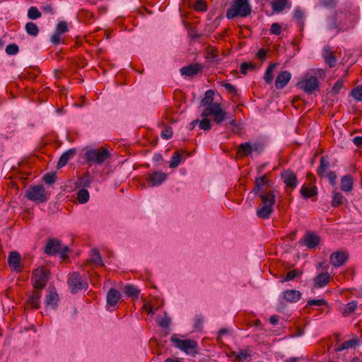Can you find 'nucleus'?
I'll use <instances>...</instances> for the list:
<instances>
[{
  "label": "nucleus",
  "mask_w": 362,
  "mask_h": 362,
  "mask_svg": "<svg viewBox=\"0 0 362 362\" xmlns=\"http://www.w3.org/2000/svg\"><path fill=\"white\" fill-rule=\"evenodd\" d=\"M251 11L249 0H233L231 7L227 11L226 17L228 19H233L237 16L247 17Z\"/></svg>",
  "instance_id": "nucleus-1"
},
{
  "label": "nucleus",
  "mask_w": 362,
  "mask_h": 362,
  "mask_svg": "<svg viewBox=\"0 0 362 362\" xmlns=\"http://www.w3.org/2000/svg\"><path fill=\"white\" fill-rule=\"evenodd\" d=\"M297 86L305 93L313 94L319 88V81L316 76L308 72L297 83Z\"/></svg>",
  "instance_id": "nucleus-2"
},
{
  "label": "nucleus",
  "mask_w": 362,
  "mask_h": 362,
  "mask_svg": "<svg viewBox=\"0 0 362 362\" xmlns=\"http://www.w3.org/2000/svg\"><path fill=\"white\" fill-rule=\"evenodd\" d=\"M85 156L88 163L101 165L110 158V153L106 148H100L88 150Z\"/></svg>",
  "instance_id": "nucleus-3"
},
{
  "label": "nucleus",
  "mask_w": 362,
  "mask_h": 362,
  "mask_svg": "<svg viewBox=\"0 0 362 362\" xmlns=\"http://www.w3.org/2000/svg\"><path fill=\"white\" fill-rule=\"evenodd\" d=\"M354 16L344 13H337L334 22L329 25L330 30H346L353 27Z\"/></svg>",
  "instance_id": "nucleus-4"
},
{
  "label": "nucleus",
  "mask_w": 362,
  "mask_h": 362,
  "mask_svg": "<svg viewBox=\"0 0 362 362\" xmlns=\"http://www.w3.org/2000/svg\"><path fill=\"white\" fill-rule=\"evenodd\" d=\"M171 341L176 347L185 352L187 354L195 356L197 351V342L190 339H180L175 336L171 337Z\"/></svg>",
  "instance_id": "nucleus-5"
},
{
  "label": "nucleus",
  "mask_w": 362,
  "mask_h": 362,
  "mask_svg": "<svg viewBox=\"0 0 362 362\" xmlns=\"http://www.w3.org/2000/svg\"><path fill=\"white\" fill-rule=\"evenodd\" d=\"M49 277V272L43 267L35 269L32 275L31 282L34 288L42 290L45 287Z\"/></svg>",
  "instance_id": "nucleus-6"
},
{
  "label": "nucleus",
  "mask_w": 362,
  "mask_h": 362,
  "mask_svg": "<svg viewBox=\"0 0 362 362\" xmlns=\"http://www.w3.org/2000/svg\"><path fill=\"white\" fill-rule=\"evenodd\" d=\"M213 115L215 122L219 124L223 122L226 118V112L223 110L220 103H214L211 107L204 108L201 114L202 117H209Z\"/></svg>",
  "instance_id": "nucleus-7"
},
{
  "label": "nucleus",
  "mask_w": 362,
  "mask_h": 362,
  "mask_svg": "<svg viewBox=\"0 0 362 362\" xmlns=\"http://www.w3.org/2000/svg\"><path fill=\"white\" fill-rule=\"evenodd\" d=\"M28 199L35 202H45L47 200L45 189L42 185H35L26 190Z\"/></svg>",
  "instance_id": "nucleus-8"
},
{
  "label": "nucleus",
  "mask_w": 362,
  "mask_h": 362,
  "mask_svg": "<svg viewBox=\"0 0 362 362\" xmlns=\"http://www.w3.org/2000/svg\"><path fill=\"white\" fill-rule=\"evenodd\" d=\"M263 150V144L260 142H245L239 146L238 153L243 156L252 155V153L259 155Z\"/></svg>",
  "instance_id": "nucleus-9"
},
{
  "label": "nucleus",
  "mask_w": 362,
  "mask_h": 362,
  "mask_svg": "<svg viewBox=\"0 0 362 362\" xmlns=\"http://www.w3.org/2000/svg\"><path fill=\"white\" fill-rule=\"evenodd\" d=\"M68 285L71 292L73 293L88 288V284L84 281L82 276L77 273H73L69 276L68 279Z\"/></svg>",
  "instance_id": "nucleus-10"
},
{
  "label": "nucleus",
  "mask_w": 362,
  "mask_h": 362,
  "mask_svg": "<svg viewBox=\"0 0 362 362\" xmlns=\"http://www.w3.org/2000/svg\"><path fill=\"white\" fill-rule=\"evenodd\" d=\"M59 296L54 288L49 287L45 298V306L48 309L55 310L58 305Z\"/></svg>",
  "instance_id": "nucleus-11"
},
{
  "label": "nucleus",
  "mask_w": 362,
  "mask_h": 362,
  "mask_svg": "<svg viewBox=\"0 0 362 362\" xmlns=\"http://www.w3.org/2000/svg\"><path fill=\"white\" fill-rule=\"evenodd\" d=\"M168 175L160 171H155L149 174L147 177V182L151 187H156L160 185L167 179Z\"/></svg>",
  "instance_id": "nucleus-12"
},
{
  "label": "nucleus",
  "mask_w": 362,
  "mask_h": 362,
  "mask_svg": "<svg viewBox=\"0 0 362 362\" xmlns=\"http://www.w3.org/2000/svg\"><path fill=\"white\" fill-rule=\"evenodd\" d=\"M281 177L284 183L286 185L287 187L293 189L297 187L298 179L296 175L291 170H284L281 173Z\"/></svg>",
  "instance_id": "nucleus-13"
},
{
  "label": "nucleus",
  "mask_w": 362,
  "mask_h": 362,
  "mask_svg": "<svg viewBox=\"0 0 362 362\" xmlns=\"http://www.w3.org/2000/svg\"><path fill=\"white\" fill-rule=\"evenodd\" d=\"M330 262L334 267H339L344 265L349 258L347 252L338 251L330 255Z\"/></svg>",
  "instance_id": "nucleus-14"
},
{
  "label": "nucleus",
  "mask_w": 362,
  "mask_h": 362,
  "mask_svg": "<svg viewBox=\"0 0 362 362\" xmlns=\"http://www.w3.org/2000/svg\"><path fill=\"white\" fill-rule=\"evenodd\" d=\"M291 78V74L288 71H281L275 81L276 88L277 89H282L288 83Z\"/></svg>",
  "instance_id": "nucleus-15"
},
{
  "label": "nucleus",
  "mask_w": 362,
  "mask_h": 362,
  "mask_svg": "<svg viewBox=\"0 0 362 362\" xmlns=\"http://www.w3.org/2000/svg\"><path fill=\"white\" fill-rule=\"evenodd\" d=\"M121 293L115 288H110L107 294V307H115L121 298Z\"/></svg>",
  "instance_id": "nucleus-16"
},
{
  "label": "nucleus",
  "mask_w": 362,
  "mask_h": 362,
  "mask_svg": "<svg viewBox=\"0 0 362 362\" xmlns=\"http://www.w3.org/2000/svg\"><path fill=\"white\" fill-rule=\"evenodd\" d=\"M257 195L261 199V205L274 206L276 195L273 192H261V193L257 194Z\"/></svg>",
  "instance_id": "nucleus-17"
},
{
  "label": "nucleus",
  "mask_w": 362,
  "mask_h": 362,
  "mask_svg": "<svg viewBox=\"0 0 362 362\" xmlns=\"http://www.w3.org/2000/svg\"><path fill=\"white\" fill-rule=\"evenodd\" d=\"M41 291L40 290L33 291L28 296L27 305L32 308L37 309L40 305Z\"/></svg>",
  "instance_id": "nucleus-18"
},
{
  "label": "nucleus",
  "mask_w": 362,
  "mask_h": 362,
  "mask_svg": "<svg viewBox=\"0 0 362 362\" xmlns=\"http://www.w3.org/2000/svg\"><path fill=\"white\" fill-rule=\"evenodd\" d=\"M320 237L314 233H307L303 240L305 246L310 249L315 248L320 243Z\"/></svg>",
  "instance_id": "nucleus-19"
},
{
  "label": "nucleus",
  "mask_w": 362,
  "mask_h": 362,
  "mask_svg": "<svg viewBox=\"0 0 362 362\" xmlns=\"http://www.w3.org/2000/svg\"><path fill=\"white\" fill-rule=\"evenodd\" d=\"M21 256L18 252L16 251L11 252L8 258V262L9 267L16 271H20L21 269Z\"/></svg>",
  "instance_id": "nucleus-20"
},
{
  "label": "nucleus",
  "mask_w": 362,
  "mask_h": 362,
  "mask_svg": "<svg viewBox=\"0 0 362 362\" xmlns=\"http://www.w3.org/2000/svg\"><path fill=\"white\" fill-rule=\"evenodd\" d=\"M202 66L199 64H192L182 67L180 69L181 74L186 76H192L201 71Z\"/></svg>",
  "instance_id": "nucleus-21"
},
{
  "label": "nucleus",
  "mask_w": 362,
  "mask_h": 362,
  "mask_svg": "<svg viewBox=\"0 0 362 362\" xmlns=\"http://www.w3.org/2000/svg\"><path fill=\"white\" fill-rule=\"evenodd\" d=\"M60 242L56 239L49 240L47 243L45 252L46 254L53 255L60 252Z\"/></svg>",
  "instance_id": "nucleus-22"
},
{
  "label": "nucleus",
  "mask_w": 362,
  "mask_h": 362,
  "mask_svg": "<svg viewBox=\"0 0 362 362\" xmlns=\"http://www.w3.org/2000/svg\"><path fill=\"white\" fill-rule=\"evenodd\" d=\"M269 183V180L266 175L257 177L255 180V187L253 189L252 192L255 194L261 193V192H267L264 187Z\"/></svg>",
  "instance_id": "nucleus-23"
},
{
  "label": "nucleus",
  "mask_w": 362,
  "mask_h": 362,
  "mask_svg": "<svg viewBox=\"0 0 362 362\" xmlns=\"http://www.w3.org/2000/svg\"><path fill=\"white\" fill-rule=\"evenodd\" d=\"M284 298L290 303H296L300 300L302 293L297 290H286L282 293Z\"/></svg>",
  "instance_id": "nucleus-24"
},
{
  "label": "nucleus",
  "mask_w": 362,
  "mask_h": 362,
  "mask_svg": "<svg viewBox=\"0 0 362 362\" xmlns=\"http://www.w3.org/2000/svg\"><path fill=\"white\" fill-rule=\"evenodd\" d=\"M330 276L328 273H321L314 279V286L316 288L325 287L329 281Z\"/></svg>",
  "instance_id": "nucleus-25"
},
{
  "label": "nucleus",
  "mask_w": 362,
  "mask_h": 362,
  "mask_svg": "<svg viewBox=\"0 0 362 362\" xmlns=\"http://www.w3.org/2000/svg\"><path fill=\"white\" fill-rule=\"evenodd\" d=\"M76 153L75 149H69L65 151L59 158L57 163V168H60L64 166L67 162L71 159Z\"/></svg>",
  "instance_id": "nucleus-26"
},
{
  "label": "nucleus",
  "mask_w": 362,
  "mask_h": 362,
  "mask_svg": "<svg viewBox=\"0 0 362 362\" xmlns=\"http://www.w3.org/2000/svg\"><path fill=\"white\" fill-rule=\"evenodd\" d=\"M215 93L213 90H208L205 92L204 98L201 101V106L206 108L211 107L214 103Z\"/></svg>",
  "instance_id": "nucleus-27"
},
{
  "label": "nucleus",
  "mask_w": 362,
  "mask_h": 362,
  "mask_svg": "<svg viewBox=\"0 0 362 362\" xmlns=\"http://www.w3.org/2000/svg\"><path fill=\"white\" fill-rule=\"evenodd\" d=\"M274 209L272 206L260 205L257 210V216L262 219H267L271 216L273 213Z\"/></svg>",
  "instance_id": "nucleus-28"
},
{
  "label": "nucleus",
  "mask_w": 362,
  "mask_h": 362,
  "mask_svg": "<svg viewBox=\"0 0 362 362\" xmlns=\"http://www.w3.org/2000/svg\"><path fill=\"white\" fill-rule=\"evenodd\" d=\"M322 56L325 62L330 68L334 67L336 65L337 59L329 48L324 49Z\"/></svg>",
  "instance_id": "nucleus-29"
},
{
  "label": "nucleus",
  "mask_w": 362,
  "mask_h": 362,
  "mask_svg": "<svg viewBox=\"0 0 362 362\" xmlns=\"http://www.w3.org/2000/svg\"><path fill=\"white\" fill-rule=\"evenodd\" d=\"M353 189V177L347 175L341 177V189L344 192H350Z\"/></svg>",
  "instance_id": "nucleus-30"
},
{
  "label": "nucleus",
  "mask_w": 362,
  "mask_h": 362,
  "mask_svg": "<svg viewBox=\"0 0 362 362\" xmlns=\"http://www.w3.org/2000/svg\"><path fill=\"white\" fill-rule=\"evenodd\" d=\"M300 194L305 198H311L317 194V189L316 187H309L303 185L300 189Z\"/></svg>",
  "instance_id": "nucleus-31"
},
{
  "label": "nucleus",
  "mask_w": 362,
  "mask_h": 362,
  "mask_svg": "<svg viewBox=\"0 0 362 362\" xmlns=\"http://www.w3.org/2000/svg\"><path fill=\"white\" fill-rule=\"evenodd\" d=\"M124 292L127 297L138 298L140 291L136 286L128 284L125 286Z\"/></svg>",
  "instance_id": "nucleus-32"
},
{
  "label": "nucleus",
  "mask_w": 362,
  "mask_h": 362,
  "mask_svg": "<svg viewBox=\"0 0 362 362\" xmlns=\"http://www.w3.org/2000/svg\"><path fill=\"white\" fill-rule=\"evenodd\" d=\"M287 6V0H275L272 3V10L276 13H280L283 11Z\"/></svg>",
  "instance_id": "nucleus-33"
},
{
  "label": "nucleus",
  "mask_w": 362,
  "mask_h": 362,
  "mask_svg": "<svg viewBox=\"0 0 362 362\" xmlns=\"http://www.w3.org/2000/svg\"><path fill=\"white\" fill-rule=\"evenodd\" d=\"M90 199L89 192L86 189H81L77 192V200L81 204H86Z\"/></svg>",
  "instance_id": "nucleus-34"
},
{
  "label": "nucleus",
  "mask_w": 362,
  "mask_h": 362,
  "mask_svg": "<svg viewBox=\"0 0 362 362\" xmlns=\"http://www.w3.org/2000/svg\"><path fill=\"white\" fill-rule=\"evenodd\" d=\"M182 156L180 153V151H175L171 157V160H170V165H169L170 168H175L177 167L180 165V163L182 160Z\"/></svg>",
  "instance_id": "nucleus-35"
},
{
  "label": "nucleus",
  "mask_w": 362,
  "mask_h": 362,
  "mask_svg": "<svg viewBox=\"0 0 362 362\" xmlns=\"http://www.w3.org/2000/svg\"><path fill=\"white\" fill-rule=\"evenodd\" d=\"M277 64H271L267 69L266 72L264 74V79L267 83H271L274 76L273 71L276 67Z\"/></svg>",
  "instance_id": "nucleus-36"
},
{
  "label": "nucleus",
  "mask_w": 362,
  "mask_h": 362,
  "mask_svg": "<svg viewBox=\"0 0 362 362\" xmlns=\"http://www.w3.org/2000/svg\"><path fill=\"white\" fill-rule=\"evenodd\" d=\"M25 30L29 35L33 37H36L39 33L37 25L33 22H28L25 24Z\"/></svg>",
  "instance_id": "nucleus-37"
},
{
  "label": "nucleus",
  "mask_w": 362,
  "mask_h": 362,
  "mask_svg": "<svg viewBox=\"0 0 362 362\" xmlns=\"http://www.w3.org/2000/svg\"><path fill=\"white\" fill-rule=\"evenodd\" d=\"M329 167V162L328 159L325 157H322L320 159V165L317 169V173L320 176H324L325 171Z\"/></svg>",
  "instance_id": "nucleus-38"
},
{
  "label": "nucleus",
  "mask_w": 362,
  "mask_h": 362,
  "mask_svg": "<svg viewBox=\"0 0 362 362\" xmlns=\"http://www.w3.org/2000/svg\"><path fill=\"white\" fill-rule=\"evenodd\" d=\"M302 275V272L299 269H293L287 273L285 278L280 280V282L284 283L286 281H289L293 280L296 277L300 276Z\"/></svg>",
  "instance_id": "nucleus-39"
},
{
  "label": "nucleus",
  "mask_w": 362,
  "mask_h": 362,
  "mask_svg": "<svg viewBox=\"0 0 362 362\" xmlns=\"http://www.w3.org/2000/svg\"><path fill=\"white\" fill-rule=\"evenodd\" d=\"M90 262L95 264L96 265H100L103 267L104 264L102 261V257L99 253V252L96 249H93L91 250L90 254Z\"/></svg>",
  "instance_id": "nucleus-40"
},
{
  "label": "nucleus",
  "mask_w": 362,
  "mask_h": 362,
  "mask_svg": "<svg viewBox=\"0 0 362 362\" xmlns=\"http://www.w3.org/2000/svg\"><path fill=\"white\" fill-rule=\"evenodd\" d=\"M358 344V341L356 339H350L346 341L345 342L340 344L337 349V351H341L345 349H348L355 346Z\"/></svg>",
  "instance_id": "nucleus-41"
},
{
  "label": "nucleus",
  "mask_w": 362,
  "mask_h": 362,
  "mask_svg": "<svg viewBox=\"0 0 362 362\" xmlns=\"http://www.w3.org/2000/svg\"><path fill=\"white\" fill-rule=\"evenodd\" d=\"M92 180L88 173H86L83 177L78 179V182L76 183L78 187H89Z\"/></svg>",
  "instance_id": "nucleus-42"
},
{
  "label": "nucleus",
  "mask_w": 362,
  "mask_h": 362,
  "mask_svg": "<svg viewBox=\"0 0 362 362\" xmlns=\"http://www.w3.org/2000/svg\"><path fill=\"white\" fill-rule=\"evenodd\" d=\"M170 318L167 315L166 313H164L163 317H158L157 318L158 325L163 328L168 327L170 324Z\"/></svg>",
  "instance_id": "nucleus-43"
},
{
  "label": "nucleus",
  "mask_w": 362,
  "mask_h": 362,
  "mask_svg": "<svg viewBox=\"0 0 362 362\" xmlns=\"http://www.w3.org/2000/svg\"><path fill=\"white\" fill-rule=\"evenodd\" d=\"M343 199V195L340 192H334L333 193L332 206L334 207L339 206L342 204Z\"/></svg>",
  "instance_id": "nucleus-44"
},
{
  "label": "nucleus",
  "mask_w": 362,
  "mask_h": 362,
  "mask_svg": "<svg viewBox=\"0 0 362 362\" xmlns=\"http://www.w3.org/2000/svg\"><path fill=\"white\" fill-rule=\"evenodd\" d=\"M203 119L199 122V127L201 129L204 131H209L211 129V121L208 119V117H202Z\"/></svg>",
  "instance_id": "nucleus-45"
},
{
  "label": "nucleus",
  "mask_w": 362,
  "mask_h": 362,
  "mask_svg": "<svg viewBox=\"0 0 362 362\" xmlns=\"http://www.w3.org/2000/svg\"><path fill=\"white\" fill-rule=\"evenodd\" d=\"M28 17L31 20H36L41 17V13L36 7L32 6L28 11Z\"/></svg>",
  "instance_id": "nucleus-46"
},
{
  "label": "nucleus",
  "mask_w": 362,
  "mask_h": 362,
  "mask_svg": "<svg viewBox=\"0 0 362 362\" xmlns=\"http://www.w3.org/2000/svg\"><path fill=\"white\" fill-rule=\"evenodd\" d=\"M357 308V303L355 301H351L348 303L345 308L343 313L344 315H348L350 313H353Z\"/></svg>",
  "instance_id": "nucleus-47"
},
{
  "label": "nucleus",
  "mask_w": 362,
  "mask_h": 362,
  "mask_svg": "<svg viewBox=\"0 0 362 362\" xmlns=\"http://www.w3.org/2000/svg\"><path fill=\"white\" fill-rule=\"evenodd\" d=\"M57 180L56 173H47L43 176V181L47 185H52Z\"/></svg>",
  "instance_id": "nucleus-48"
},
{
  "label": "nucleus",
  "mask_w": 362,
  "mask_h": 362,
  "mask_svg": "<svg viewBox=\"0 0 362 362\" xmlns=\"http://www.w3.org/2000/svg\"><path fill=\"white\" fill-rule=\"evenodd\" d=\"M18 47L16 44H9L6 47V52L8 55H14L18 52Z\"/></svg>",
  "instance_id": "nucleus-49"
},
{
  "label": "nucleus",
  "mask_w": 362,
  "mask_h": 362,
  "mask_svg": "<svg viewBox=\"0 0 362 362\" xmlns=\"http://www.w3.org/2000/svg\"><path fill=\"white\" fill-rule=\"evenodd\" d=\"M294 18L300 25L303 24V18H304V13L300 8H296L295 9Z\"/></svg>",
  "instance_id": "nucleus-50"
},
{
  "label": "nucleus",
  "mask_w": 362,
  "mask_h": 362,
  "mask_svg": "<svg viewBox=\"0 0 362 362\" xmlns=\"http://www.w3.org/2000/svg\"><path fill=\"white\" fill-rule=\"evenodd\" d=\"M68 30L67 24L64 21H60L56 28V33L62 35Z\"/></svg>",
  "instance_id": "nucleus-51"
},
{
  "label": "nucleus",
  "mask_w": 362,
  "mask_h": 362,
  "mask_svg": "<svg viewBox=\"0 0 362 362\" xmlns=\"http://www.w3.org/2000/svg\"><path fill=\"white\" fill-rule=\"evenodd\" d=\"M351 95L358 101H362V86L357 87L351 91Z\"/></svg>",
  "instance_id": "nucleus-52"
},
{
  "label": "nucleus",
  "mask_w": 362,
  "mask_h": 362,
  "mask_svg": "<svg viewBox=\"0 0 362 362\" xmlns=\"http://www.w3.org/2000/svg\"><path fill=\"white\" fill-rule=\"evenodd\" d=\"M344 85V80L343 79H338L337 82L334 84L332 90L334 94H337L340 90L342 88Z\"/></svg>",
  "instance_id": "nucleus-53"
},
{
  "label": "nucleus",
  "mask_w": 362,
  "mask_h": 362,
  "mask_svg": "<svg viewBox=\"0 0 362 362\" xmlns=\"http://www.w3.org/2000/svg\"><path fill=\"white\" fill-rule=\"evenodd\" d=\"M326 304H327L326 301L323 299H313V300H310L308 302V305H310V306H313V305L322 306V305H325Z\"/></svg>",
  "instance_id": "nucleus-54"
},
{
  "label": "nucleus",
  "mask_w": 362,
  "mask_h": 362,
  "mask_svg": "<svg viewBox=\"0 0 362 362\" xmlns=\"http://www.w3.org/2000/svg\"><path fill=\"white\" fill-rule=\"evenodd\" d=\"M337 4V0H321L320 5L327 8H333Z\"/></svg>",
  "instance_id": "nucleus-55"
},
{
  "label": "nucleus",
  "mask_w": 362,
  "mask_h": 362,
  "mask_svg": "<svg viewBox=\"0 0 362 362\" xmlns=\"http://www.w3.org/2000/svg\"><path fill=\"white\" fill-rule=\"evenodd\" d=\"M281 31V28L278 23H274L272 24L271 28H270L271 33L279 35H280Z\"/></svg>",
  "instance_id": "nucleus-56"
},
{
  "label": "nucleus",
  "mask_w": 362,
  "mask_h": 362,
  "mask_svg": "<svg viewBox=\"0 0 362 362\" xmlns=\"http://www.w3.org/2000/svg\"><path fill=\"white\" fill-rule=\"evenodd\" d=\"M195 8L199 11H204L206 10V4L202 0H197L195 4Z\"/></svg>",
  "instance_id": "nucleus-57"
},
{
  "label": "nucleus",
  "mask_w": 362,
  "mask_h": 362,
  "mask_svg": "<svg viewBox=\"0 0 362 362\" xmlns=\"http://www.w3.org/2000/svg\"><path fill=\"white\" fill-rule=\"evenodd\" d=\"M173 136V131L171 128H166L161 132V137L164 139H169Z\"/></svg>",
  "instance_id": "nucleus-58"
},
{
  "label": "nucleus",
  "mask_w": 362,
  "mask_h": 362,
  "mask_svg": "<svg viewBox=\"0 0 362 362\" xmlns=\"http://www.w3.org/2000/svg\"><path fill=\"white\" fill-rule=\"evenodd\" d=\"M249 356V353L247 350H240L237 354H236V360H245Z\"/></svg>",
  "instance_id": "nucleus-59"
},
{
  "label": "nucleus",
  "mask_w": 362,
  "mask_h": 362,
  "mask_svg": "<svg viewBox=\"0 0 362 362\" xmlns=\"http://www.w3.org/2000/svg\"><path fill=\"white\" fill-rule=\"evenodd\" d=\"M223 86L228 90L230 93L235 95L237 93V90L235 86L228 83H224Z\"/></svg>",
  "instance_id": "nucleus-60"
},
{
  "label": "nucleus",
  "mask_w": 362,
  "mask_h": 362,
  "mask_svg": "<svg viewBox=\"0 0 362 362\" xmlns=\"http://www.w3.org/2000/svg\"><path fill=\"white\" fill-rule=\"evenodd\" d=\"M61 35H62L55 32L51 37V42L54 45H58L61 40Z\"/></svg>",
  "instance_id": "nucleus-61"
},
{
  "label": "nucleus",
  "mask_w": 362,
  "mask_h": 362,
  "mask_svg": "<svg viewBox=\"0 0 362 362\" xmlns=\"http://www.w3.org/2000/svg\"><path fill=\"white\" fill-rule=\"evenodd\" d=\"M327 177L329 179V180L330 183L332 184V185H334L335 184V181H336V179H337L336 173L334 172H333V171L329 172L327 173Z\"/></svg>",
  "instance_id": "nucleus-62"
},
{
  "label": "nucleus",
  "mask_w": 362,
  "mask_h": 362,
  "mask_svg": "<svg viewBox=\"0 0 362 362\" xmlns=\"http://www.w3.org/2000/svg\"><path fill=\"white\" fill-rule=\"evenodd\" d=\"M266 56H267V52H266V50H264V49H260L257 52V57L259 59H262V60L265 59Z\"/></svg>",
  "instance_id": "nucleus-63"
},
{
  "label": "nucleus",
  "mask_w": 362,
  "mask_h": 362,
  "mask_svg": "<svg viewBox=\"0 0 362 362\" xmlns=\"http://www.w3.org/2000/svg\"><path fill=\"white\" fill-rule=\"evenodd\" d=\"M353 143L356 146H362V136H356L353 139Z\"/></svg>",
  "instance_id": "nucleus-64"
}]
</instances>
